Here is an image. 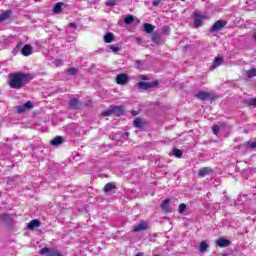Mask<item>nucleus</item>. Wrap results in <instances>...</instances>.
Returning <instances> with one entry per match:
<instances>
[{"mask_svg":"<svg viewBox=\"0 0 256 256\" xmlns=\"http://www.w3.org/2000/svg\"><path fill=\"white\" fill-rule=\"evenodd\" d=\"M169 203H171L170 199H166L163 201L161 207L165 213H171V207L169 206Z\"/></svg>","mask_w":256,"mask_h":256,"instance_id":"1a4fd4ad","label":"nucleus"},{"mask_svg":"<svg viewBox=\"0 0 256 256\" xmlns=\"http://www.w3.org/2000/svg\"><path fill=\"white\" fill-rule=\"evenodd\" d=\"M246 147H250L251 149H255L256 141L255 142H251V141L247 142Z\"/></svg>","mask_w":256,"mask_h":256,"instance_id":"f704fd0d","label":"nucleus"},{"mask_svg":"<svg viewBox=\"0 0 256 256\" xmlns=\"http://www.w3.org/2000/svg\"><path fill=\"white\" fill-rule=\"evenodd\" d=\"M9 85L12 89H22L23 85L27 83V75L25 74H10Z\"/></svg>","mask_w":256,"mask_h":256,"instance_id":"f257e3e1","label":"nucleus"},{"mask_svg":"<svg viewBox=\"0 0 256 256\" xmlns=\"http://www.w3.org/2000/svg\"><path fill=\"white\" fill-rule=\"evenodd\" d=\"M50 255L51 256H61V253H59V252H52Z\"/></svg>","mask_w":256,"mask_h":256,"instance_id":"a19ab883","label":"nucleus"},{"mask_svg":"<svg viewBox=\"0 0 256 256\" xmlns=\"http://www.w3.org/2000/svg\"><path fill=\"white\" fill-rule=\"evenodd\" d=\"M116 0H107L106 6L107 7H115Z\"/></svg>","mask_w":256,"mask_h":256,"instance_id":"7c9ffc66","label":"nucleus"},{"mask_svg":"<svg viewBox=\"0 0 256 256\" xmlns=\"http://www.w3.org/2000/svg\"><path fill=\"white\" fill-rule=\"evenodd\" d=\"M248 79L256 77V68H252L246 72Z\"/></svg>","mask_w":256,"mask_h":256,"instance_id":"4be33fe9","label":"nucleus"},{"mask_svg":"<svg viewBox=\"0 0 256 256\" xmlns=\"http://www.w3.org/2000/svg\"><path fill=\"white\" fill-rule=\"evenodd\" d=\"M252 105H254L256 107V98L252 99Z\"/></svg>","mask_w":256,"mask_h":256,"instance_id":"c03bdc74","label":"nucleus"},{"mask_svg":"<svg viewBox=\"0 0 256 256\" xmlns=\"http://www.w3.org/2000/svg\"><path fill=\"white\" fill-rule=\"evenodd\" d=\"M135 256H144V254H143V252H139Z\"/></svg>","mask_w":256,"mask_h":256,"instance_id":"a18cd8bd","label":"nucleus"},{"mask_svg":"<svg viewBox=\"0 0 256 256\" xmlns=\"http://www.w3.org/2000/svg\"><path fill=\"white\" fill-rule=\"evenodd\" d=\"M102 115H103L104 117H110V115H113V108L110 107V109L103 111V112H102Z\"/></svg>","mask_w":256,"mask_h":256,"instance_id":"bb28decb","label":"nucleus"},{"mask_svg":"<svg viewBox=\"0 0 256 256\" xmlns=\"http://www.w3.org/2000/svg\"><path fill=\"white\" fill-rule=\"evenodd\" d=\"M108 49H110L112 53H119V51H121V47L115 45L108 46Z\"/></svg>","mask_w":256,"mask_h":256,"instance_id":"a878e982","label":"nucleus"},{"mask_svg":"<svg viewBox=\"0 0 256 256\" xmlns=\"http://www.w3.org/2000/svg\"><path fill=\"white\" fill-rule=\"evenodd\" d=\"M50 143L53 146L61 145V143H63V137L57 136V137L53 138Z\"/></svg>","mask_w":256,"mask_h":256,"instance_id":"2eb2a0df","label":"nucleus"},{"mask_svg":"<svg viewBox=\"0 0 256 256\" xmlns=\"http://www.w3.org/2000/svg\"><path fill=\"white\" fill-rule=\"evenodd\" d=\"M157 85H159V82L154 81V82H139L137 84L138 89H143V90H147V89H151L153 87H157Z\"/></svg>","mask_w":256,"mask_h":256,"instance_id":"7ed1b4c3","label":"nucleus"},{"mask_svg":"<svg viewBox=\"0 0 256 256\" xmlns=\"http://www.w3.org/2000/svg\"><path fill=\"white\" fill-rule=\"evenodd\" d=\"M253 39H255V40H256V34H254V35H253Z\"/></svg>","mask_w":256,"mask_h":256,"instance_id":"09e8293b","label":"nucleus"},{"mask_svg":"<svg viewBox=\"0 0 256 256\" xmlns=\"http://www.w3.org/2000/svg\"><path fill=\"white\" fill-rule=\"evenodd\" d=\"M0 217L1 219H4V220L11 219V216L9 214H2Z\"/></svg>","mask_w":256,"mask_h":256,"instance_id":"ea45409f","label":"nucleus"},{"mask_svg":"<svg viewBox=\"0 0 256 256\" xmlns=\"http://www.w3.org/2000/svg\"><path fill=\"white\" fill-rule=\"evenodd\" d=\"M112 113L117 117H121L123 115V107L121 106H112Z\"/></svg>","mask_w":256,"mask_h":256,"instance_id":"9d476101","label":"nucleus"},{"mask_svg":"<svg viewBox=\"0 0 256 256\" xmlns=\"http://www.w3.org/2000/svg\"><path fill=\"white\" fill-rule=\"evenodd\" d=\"M203 19H209L207 14H199V12L194 13V25L196 28L201 27Z\"/></svg>","mask_w":256,"mask_h":256,"instance_id":"f03ea898","label":"nucleus"},{"mask_svg":"<svg viewBox=\"0 0 256 256\" xmlns=\"http://www.w3.org/2000/svg\"><path fill=\"white\" fill-rule=\"evenodd\" d=\"M113 189H115V184L113 183H107L105 186H104V191L105 193L109 192V191H113Z\"/></svg>","mask_w":256,"mask_h":256,"instance_id":"393cba45","label":"nucleus"},{"mask_svg":"<svg viewBox=\"0 0 256 256\" xmlns=\"http://www.w3.org/2000/svg\"><path fill=\"white\" fill-rule=\"evenodd\" d=\"M217 247L225 248L231 245V241L227 240L226 238H218L216 240Z\"/></svg>","mask_w":256,"mask_h":256,"instance_id":"39448f33","label":"nucleus"},{"mask_svg":"<svg viewBox=\"0 0 256 256\" xmlns=\"http://www.w3.org/2000/svg\"><path fill=\"white\" fill-rule=\"evenodd\" d=\"M17 111L18 113H23L24 111H27V109L25 108V104L17 106Z\"/></svg>","mask_w":256,"mask_h":256,"instance_id":"72a5a7b5","label":"nucleus"},{"mask_svg":"<svg viewBox=\"0 0 256 256\" xmlns=\"http://www.w3.org/2000/svg\"><path fill=\"white\" fill-rule=\"evenodd\" d=\"M185 209H187V206L184 203L179 205V213H185Z\"/></svg>","mask_w":256,"mask_h":256,"instance_id":"2f4dec72","label":"nucleus"},{"mask_svg":"<svg viewBox=\"0 0 256 256\" xmlns=\"http://www.w3.org/2000/svg\"><path fill=\"white\" fill-rule=\"evenodd\" d=\"M209 173H211V168H207V167L201 168L198 171L199 177H206V175H209Z\"/></svg>","mask_w":256,"mask_h":256,"instance_id":"ddd939ff","label":"nucleus"},{"mask_svg":"<svg viewBox=\"0 0 256 256\" xmlns=\"http://www.w3.org/2000/svg\"><path fill=\"white\" fill-rule=\"evenodd\" d=\"M69 104L72 109H77V107H79V100L73 98L70 100Z\"/></svg>","mask_w":256,"mask_h":256,"instance_id":"5701e85b","label":"nucleus"},{"mask_svg":"<svg viewBox=\"0 0 256 256\" xmlns=\"http://www.w3.org/2000/svg\"><path fill=\"white\" fill-rule=\"evenodd\" d=\"M152 41H153V43H159V41H161V35L153 34L152 35Z\"/></svg>","mask_w":256,"mask_h":256,"instance_id":"c85d7f7f","label":"nucleus"},{"mask_svg":"<svg viewBox=\"0 0 256 256\" xmlns=\"http://www.w3.org/2000/svg\"><path fill=\"white\" fill-rule=\"evenodd\" d=\"M113 41H115V35H113V33H107L104 36V42L105 43H113Z\"/></svg>","mask_w":256,"mask_h":256,"instance_id":"4468645a","label":"nucleus"},{"mask_svg":"<svg viewBox=\"0 0 256 256\" xmlns=\"http://www.w3.org/2000/svg\"><path fill=\"white\" fill-rule=\"evenodd\" d=\"M62 7H63V3L58 2V3L54 6V9H53L54 13H56V14L61 13Z\"/></svg>","mask_w":256,"mask_h":256,"instance_id":"aec40b11","label":"nucleus"},{"mask_svg":"<svg viewBox=\"0 0 256 256\" xmlns=\"http://www.w3.org/2000/svg\"><path fill=\"white\" fill-rule=\"evenodd\" d=\"M152 5H153L154 7H157V5H159V1L154 0V1L152 2Z\"/></svg>","mask_w":256,"mask_h":256,"instance_id":"79ce46f5","label":"nucleus"},{"mask_svg":"<svg viewBox=\"0 0 256 256\" xmlns=\"http://www.w3.org/2000/svg\"><path fill=\"white\" fill-rule=\"evenodd\" d=\"M208 247H209V244H207V242H205V241H202L200 243V247H199L200 253H205V251H207Z\"/></svg>","mask_w":256,"mask_h":256,"instance_id":"6ab92c4d","label":"nucleus"},{"mask_svg":"<svg viewBox=\"0 0 256 256\" xmlns=\"http://www.w3.org/2000/svg\"><path fill=\"white\" fill-rule=\"evenodd\" d=\"M129 81V76L127 74H118L116 76V83L118 85H125Z\"/></svg>","mask_w":256,"mask_h":256,"instance_id":"20e7f679","label":"nucleus"},{"mask_svg":"<svg viewBox=\"0 0 256 256\" xmlns=\"http://www.w3.org/2000/svg\"><path fill=\"white\" fill-rule=\"evenodd\" d=\"M141 79H143L145 81V80H147V76H141Z\"/></svg>","mask_w":256,"mask_h":256,"instance_id":"49530a36","label":"nucleus"},{"mask_svg":"<svg viewBox=\"0 0 256 256\" xmlns=\"http://www.w3.org/2000/svg\"><path fill=\"white\" fill-rule=\"evenodd\" d=\"M144 31L145 33H153V31H155V27L149 23H145L143 25Z\"/></svg>","mask_w":256,"mask_h":256,"instance_id":"dca6fc26","label":"nucleus"},{"mask_svg":"<svg viewBox=\"0 0 256 256\" xmlns=\"http://www.w3.org/2000/svg\"><path fill=\"white\" fill-rule=\"evenodd\" d=\"M222 63H223V57L216 58L213 62L212 69H217V67L221 66Z\"/></svg>","mask_w":256,"mask_h":256,"instance_id":"a211bd4d","label":"nucleus"},{"mask_svg":"<svg viewBox=\"0 0 256 256\" xmlns=\"http://www.w3.org/2000/svg\"><path fill=\"white\" fill-rule=\"evenodd\" d=\"M134 126L137 127L138 129L141 128V127H143V122L141 121L140 118H136V119L134 120Z\"/></svg>","mask_w":256,"mask_h":256,"instance_id":"cd10ccee","label":"nucleus"},{"mask_svg":"<svg viewBox=\"0 0 256 256\" xmlns=\"http://www.w3.org/2000/svg\"><path fill=\"white\" fill-rule=\"evenodd\" d=\"M196 97H197L198 99H200L201 101H207V99H209L210 95H209V93H207V92L201 91V92H198V94L196 95Z\"/></svg>","mask_w":256,"mask_h":256,"instance_id":"f8f14e48","label":"nucleus"},{"mask_svg":"<svg viewBox=\"0 0 256 256\" xmlns=\"http://www.w3.org/2000/svg\"><path fill=\"white\" fill-rule=\"evenodd\" d=\"M55 67H61L63 65V61L61 59H56L53 61Z\"/></svg>","mask_w":256,"mask_h":256,"instance_id":"473e14b6","label":"nucleus"},{"mask_svg":"<svg viewBox=\"0 0 256 256\" xmlns=\"http://www.w3.org/2000/svg\"><path fill=\"white\" fill-rule=\"evenodd\" d=\"M69 27H77V25L75 23H70Z\"/></svg>","mask_w":256,"mask_h":256,"instance_id":"37998d69","label":"nucleus"},{"mask_svg":"<svg viewBox=\"0 0 256 256\" xmlns=\"http://www.w3.org/2000/svg\"><path fill=\"white\" fill-rule=\"evenodd\" d=\"M162 33H164V35H169V33H171V28H169V27H164L163 29H162Z\"/></svg>","mask_w":256,"mask_h":256,"instance_id":"c9c22d12","label":"nucleus"},{"mask_svg":"<svg viewBox=\"0 0 256 256\" xmlns=\"http://www.w3.org/2000/svg\"><path fill=\"white\" fill-rule=\"evenodd\" d=\"M225 25H227L226 22H223V21H221V20H218V21H216V22L213 24V26H212V28H211V31H221V29H223V27H225Z\"/></svg>","mask_w":256,"mask_h":256,"instance_id":"423d86ee","label":"nucleus"},{"mask_svg":"<svg viewBox=\"0 0 256 256\" xmlns=\"http://www.w3.org/2000/svg\"><path fill=\"white\" fill-rule=\"evenodd\" d=\"M40 255H51V249H49V248H42L40 250Z\"/></svg>","mask_w":256,"mask_h":256,"instance_id":"c756f323","label":"nucleus"},{"mask_svg":"<svg viewBox=\"0 0 256 256\" xmlns=\"http://www.w3.org/2000/svg\"><path fill=\"white\" fill-rule=\"evenodd\" d=\"M172 155L174 157H177L178 159H181V157L183 156V151L179 150V149H174L172 151Z\"/></svg>","mask_w":256,"mask_h":256,"instance_id":"b1692460","label":"nucleus"},{"mask_svg":"<svg viewBox=\"0 0 256 256\" xmlns=\"http://www.w3.org/2000/svg\"><path fill=\"white\" fill-rule=\"evenodd\" d=\"M134 21L135 17H133V15H128L124 19V23H126V25H131V23H133Z\"/></svg>","mask_w":256,"mask_h":256,"instance_id":"412c9836","label":"nucleus"},{"mask_svg":"<svg viewBox=\"0 0 256 256\" xmlns=\"http://www.w3.org/2000/svg\"><path fill=\"white\" fill-rule=\"evenodd\" d=\"M11 17V10H7L6 12L0 14V23L1 21H7Z\"/></svg>","mask_w":256,"mask_h":256,"instance_id":"f3484780","label":"nucleus"},{"mask_svg":"<svg viewBox=\"0 0 256 256\" xmlns=\"http://www.w3.org/2000/svg\"><path fill=\"white\" fill-rule=\"evenodd\" d=\"M148 224L147 222H140L138 225L134 226L133 231L134 233H139L141 231L147 230Z\"/></svg>","mask_w":256,"mask_h":256,"instance_id":"6e6552de","label":"nucleus"},{"mask_svg":"<svg viewBox=\"0 0 256 256\" xmlns=\"http://www.w3.org/2000/svg\"><path fill=\"white\" fill-rule=\"evenodd\" d=\"M21 53L24 57H29V55H31L33 53V46L26 44L22 50Z\"/></svg>","mask_w":256,"mask_h":256,"instance_id":"0eeeda50","label":"nucleus"},{"mask_svg":"<svg viewBox=\"0 0 256 256\" xmlns=\"http://www.w3.org/2000/svg\"><path fill=\"white\" fill-rule=\"evenodd\" d=\"M132 115H137V112H135V111H132Z\"/></svg>","mask_w":256,"mask_h":256,"instance_id":"de8ad7c7","label":"nucleus"},{"mask_svg":"<svg viewBox=\"0 0 256 256\" xmlns=\"http://www.w3.org/2000/svg\"><path fill=\"white\" fill-rule=\"evenodd\" d=\"M24 107L26 108V110L27 109H33V104H32V102H26L25 104H24Z\"/></svg>","mask_w":256,"mask_h":256,"instance_id":"4c0bfd02","label":"nucleus"},{"mask_svg":"<svg viewBox=\"0 0 256 256\" xmlns=\"http://www.w3.org/2000/svg\"><path fill=\"white\" fill-rule=\"evenodd\" d=\"M219 129L220 128L217 125L212 127V131H213L214 135H217V133H219Z\"/></svg>","mask_w":256,"mask_h":256,"instance_id":"58836bf2","label":"nucleus"},{"mask_svg":"<svg viewBox=\"0 0 256 256\" xmlns=\"http://www.w3.org/2000/svg\"><path fill=\"white\" fill-rule=\"evenodd\" d=\"M69 75H75L77 73V68H70L67 70Z\"/></svg>","mask_w":256,"mask_h":256,"instance_id":"e433bc0d","label":"nucleus"},{"mask_svg":"<svg viewBox=\"0 0 256 256\" xmlns=\"http://www.w3.org/2000/svg\"><path fill=\"white\" fill-rule=\"evenodd\" d=\"M28 229H37V227H41V222L37 219H34L29 222Z\"/></svg>","mask_w":256,"mask_h":256,"instance_id":"9b49d317","label":"nucleus"}]
</instances>
